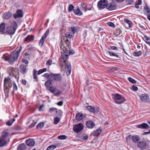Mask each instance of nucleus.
Returning <instances> with one entry per match:
<instances>
[{
    "mask_svg": "<svg viewBox=\"0 0 150 150\" xmlns=\"http://www.w3.org/2000/svg\"><path fill=\"white\" fill-rule=\"evenodd\" d=\"M69 45H61L60 46L61 53L62 54V57L64 60L67 59L69 55L73 54L74 53V51L70 50Z\"/></svg>",
    "mask_w": 150,
    "mask_h": 150,
    "instance_id": "1",
    "label": "nucleus"
},
{
    "mask_svg": "<svg viewBox=\"0 0 150 150\" xmlns=\"http://www.w3.org/2000/svg\"><path fill=\"white\" fill-rule=\"evenodd\" d=\"M19 56V50L14 51L10 55L9 57L3 56L2 58L6 61H8L11 64H13L18 59Z\"/></svg>",
    "mask_w": 150,
    "mask_h": 150,
    "instance_id": "2",
    "label": "nucleus"
},
{
    "mask_svg": "<svg viewBox=\"0 0 150 150\" xmlns=\"http://www.w3.org/2000/svg\"><path fill=\"white\" fill-rule=\"evenodd\" d=\"M4 92L6 94H7L9 93L10 88L12 86L11 78L9 77L5 78L4 80Z\"/></svg>",
    "mask_w": 150,
    "mask_h": 150,
    "instance_id": "3",
    "label": "nucleus"
},
{
    "mask_svg": "<svg viewBox=\"0 0 150 150\" xmlns=\"http://www.w3.org/2000/svg\"><path fill=\"white\" fill-rule=\"evenodd\" d=\"M112 96L115 102L118 104H121L125 101V98L118 94H113Z\"/></svg>",
    "mask_w": 150,
    "mask_h": 150,
    "instance_id": "4",
    "label": "nucleus"
},
{
    "mask_svg": "<svg viewBox=\"0 0 150 150\" xmlns=\"http://www.w3.org/2000/svg\"><path fill=\"white\" fill-rule=\"evenodd\" d=\"M13 24L14 25L13 27L9 26L6 28L7 32L9 34L11 35H13L16 29L17 28V25L16 22H13Z\"/></svg>",
    "mask_w": 150,
    "mask_h": 150,
    "instance_id": "5",
    "label": "nucleus"
},
{
    "mask_svg": "<svg viewBox=\"0 0 150 150\" xmlns=\"http://www.w3.org/2000/svg\"><path fill=\"white\" fill-rule=\"evenodd\" d=\"M49 91L54 96L57 97L59 96L62 93V91L59 90H57L56 87L51 88L50 89Z\"/></svg>",
    "mask_w": 150,
    "mask_h": 150,
    "instance_id": "6",
    "label": "nucleus"
},
{
    "mask_svg": "<svg viewBox=\"0 0 150 150\" xmlns=\"http://www.w3.org/2000/svg\"><path fill=\"white\" fill-rule=\"evenodd\" d=\"M49 29H47L45 32L44 34L42 36L39 42V45L42 46L43 44L48 35H49Z\"/></svg>",
    "mask_w": 150,
    "mask_h": 150,
    "instance_id": "7",
    "label": "nucleus"
},
{
    "mask_svg": "<svg viewBox=\"0 0 150 150\" xmlns=\"http://www.w3.org/2000/svg\"><path fill=\"white\" fill-rule=\"evenodd\" d=\"M139 97L142 101L144 102H149L150 99L148 94H142L139 96Z\"/></svg>",
    "mask_w": 150,
    "mask_h": 150,
    "instance_id": "8",
    "label": "nucleus"
},
{
    "mask_svg": "<svg viewBox=\"0 0 150 150\" xmlns=\"http://www.w3.org/2000/svg\"><path fill=\"white\" fill-rule=\"evenodd\" d=\"M108 1L107 0H101L98 3V6L101 9H103L107 7Z\"/></svg>",
    "mask_w": 150,
    "mask_h": 150,
    "instance_id": "9",
    "label": "nucleus"
},
{
    "mask_svg": "<svg viewBox=\"0 0 150 150\" xmlns=\"http://www.w3.org/2000/svg\"><path fill=\"white\" fill-rule=\"evenodd\" d=\"M83 129V125L82 123H79L74 125L73 128V130L76 132L81 131Z\"/></svg>",
    "mask_w": 150,
    "mask_h": 150,
    "instance_id": "10",
    "label": "nucleus"
},
{
    "mask_svg": "<svg viewBox=\"0 0 150 150\" xmlns=\"http://www.w3.org/2000/svg\"><path fill=\"white\" fill-rule=\"evenodd\" d=\"M86 109L90 112L94 113H97L98 111V108L91 106H88L86 107Z\"/></svg>",
    "mask_w": 150,
    "mask_h": 150,
    "instance_id": "11",
    "label": "nucleus"
},
{
    "mask_svg": "<svg viewBox=\"0 0 150 150\" xmlns=\"http://www.w3.org/2000/svg\"><path fill=\"white\" fill-rule=\"evenodd\" d=\"M52 78L54 80L56 81H60L62 79V76L60 74H52Z\"/></svg>",
    "mask_w": 150,
    "mask_h": 150,
    "instance_id": "12",
    "label": "nucleus"
},
{
    "mask_svg": "<svg viewBox=\"0 0 150 150\" xmlns=\"http://www.w3.org/2000/svg\"><path fill=\"white\" fill-rule=\"evenodd\" d=\"M107 8L108 10L111 11L116 9V6L114 4L110 3L108 4Z\"/></svg>",
    "mask_w": 150,
    "mask_h": 150,
    "instance_id": "13",
    "label": "nucleus"
},
{
    "mask_svg": "<svg viewBox=\"0 0 150 150\" xmlns=\"http://www.w3.org/2000/svg\"><path fill=\"white\" fill-rule=\"evenodd\" d=\"M25 142L26 144L29 146H33L35 144L34 140L31 139H29L26 140Z\"/></svg>",
    "mask_w": 150,
    "mask_h": 150,
    "instance_id": "14",
    "label": "nucleus"
},
{
    "mask_svg": "<svg viewBox=\"0 0 150 150\" xmlns=\"http://www.w3.org/2000/svg\"><path fill=\"white\" fill-rule=\"evenodd\" d=\"M138 147L141 149H144L146 147V144L145 142L141 141L137 143Z\"/></svg>",
    "mask_w": 150,
    "mask_h": 150,
    "instance_id": "15",
    "label": "nucleus"
},
{
    "mask_svg": "<svg viewBox=\"0 0 150 150\" xmlns=\"http://www.w3.org/2000/svg\"><path fill=\"white\" fill-rule=\"evenodd\" d=\"M12 16L11 14L9 12H5L2 16V18L4 19L7 20L10 18Z\"/></svg>",
    "mask_w": 150,
    "mask_h": 150,
    "instance_id": "16",
    "label": "nucleus"
},
{
    "mask_svg": "<svg viewBox=\"0 0 150 150\" xmlns=\"http://www.w3.org/2000/svg\"><path fill=\"white\" fill-rule=\"evenodd\" d=\"M86 125L88 128L91 129L93 128L95 125L92 121H89L86 122Z\"/></svg>",
    "mask_w": 150,
    "mask_h": 150,
    "instance_id": "17",
    "label": "nucleus"
},
{
    "mask_svg": "<svg viewBox=\"0 0 150 150\" xmlns=\"http://www.w3.org/2000/svg\"><path fill=\"white\" fill-rule=\"evenodd\" d=\"M7 144L6 139H4L0 137V147L6 146Z\"/></svg>",
    "mask_w": 150,
    "mask_h": 150,
    "instance_id": "18",
    "label": "nucleus"
},
{
    "mask_svg": "<svg viewBox=\"0 0 150 150\" xmlns=\"http://www.w3.org/2000/svg\"><path fill=\"white\" fill-rule=\"evenodd\" d=\"M83 117V114L81 113H78L76 115V119L78 121H80L82 119Z\"/></svg>",
    "mask_w": 150,
    "mask_h": 150,
    "instance_id": "19",
    "label": "nucleus"
},
{
    "mask_svg": "<svg viewBox=\"0 0 150 150\" xmlns=\"http://www.w3.org/2000/svg\"><path fill=\"white\" fill-rule=\"evenodd\" d=\"M27 66L24 65H21L20 67V68L21 72L23 74L25 73L26 72Z\"/></svg>",
    "mask_w": 150,
    "mask_h": 150,
    "instance_id": "20",
    "label": "nucleus"
},
{
    "mask_svg": "<svg viewBox=\"0 0 150 150\" xmlns=\"http://www.w3.org/2000/svg\"><path fill=\"white\" fill-rule=\"evenodd\" d=\"M34 39V36L32 35H28L27 37H26L25 38V41H26L27 42H29L30 41H31Z\"/></svg>",
    "mask_w": 150,
    "mask_h": 150,
    "instance_id": "21",
    "label": "nucleus"
},
{
    "mask_svg": "<svg viewBox=\"0 0 150 150\" xmlns=\"http://www.w3.org/2000/svg\"><path fill=\"white\" fill-rule=\"evenodd\" d=\"M148 127V125L146 123H143L137 125V127L141 129H146Z\"/></svg>",
    "mask_w": 150,
    "mask_h": 150,
    "instance_id": "22",
    "label": "nucleus"
},
{
    "mask_svg": "<svg viewBox=\"0 0 150 150\" xmlns=\"http://www.w3.org/2000/svg\"><path fill=\"white\" fill-rule=\"evenodd\" d=\"M51 84L52 82L50 81H46L45 83V86L47 88H48L49 91L50 89L51 88L54 87L53 86L51 85Z\"/></svg>",
    "mask_w": 150,
    "mask_h": 150,
    "instance_id": "23",
    "label": "nucleus"
},
{
    "mask_svg": "<svg viewBox=\"0 0 150 150\" xmlns=\"http://www.w3.org/2000/svg\"><path fill=\"white\" fill-rule=\"evenodd\" d=\"M74 11L75 14L78 16H80L82 15L83 14L82 12L81 11L79 8L74 9Z\"/></svg>",
    "mask_w": 150,
    "mask_h": 150,
    "instance_id": "24",
    "label": "nucleus"
},
{
    "mask_svg": "<svg viewBox=\"0 0 150 150\" xmlns=\"http://www.w3.org/2000/svg\"><path fill=\"white\" fill-rule=\"evenodd\" d=\"M5 28V23H2L0 24V32L2 33L4 32Z\"/></svg>",
    "mask_w": 150,
    "mask_h": 150,
    "instance_id": "25",
    "label": "nucleus"
},
{
    "mask_svg": "<svg viewBox=\"0 0 150 150\" xmlns=\"http://www.w3.org/2000/svg\"><path fill=\"white\" fill-rule=\"evenodd\" d=\"M23 12L21 10H19V23L23 22V19L22 18V17L23 16Z\"/></svg>",
    "mask_w": 150,
    "mask_h": 150,
    "instance_id": "26",
    "label": "nucleus"
},
{
    "mask_svg": "<svg viewBox=\"0 0 150 150\" xmlns=\"http://www.w3.org/2000/svg\"><path fill=\"white\" fill-rule=\"evenodd\" d=\"M132 141L134 143H137L139 140V139L138 136L135 135L132 137Z\"/></svg>",
    "mask_w": 150,
    "mask_h": 150,
    "instance_id": "27",
    "label": "nucleus"
},
{
    "mask_svg": "<svg viewBox=\"0 0 150 150\" xmlns=\"http://www.w3.org/2000/svg\"><path fill=\"white\" fill-rule=\"evenodd\" d=\"M101 132V129H98L94 131L93 132V134L95 136H98L100 134Z\"/></svg>",
    "mask_w": 150,
    "mask_h": 150,
    "instance_id": "28",
    "label": "nucleus"
},
{
    "mask_svg": "<svg viewBox=\"0 0 150 150\" xmlns=\"http://www.w3.org/2000/svg\"><path fill=\"white\" fill-rule=\"evenodd\" d=\"M26 145L24 143L19 144V150H26Z\"/></svg>",
    "mask_w": 150,
    "mask_h": 150,
    "instance_id": "29",
    "label": "nucleus"
},
{
    "mask_svg": "<svg viewBox=\"0 0 150 150\" xmlns=\"http://www.w3.org/2000/svg\"><path fill=\"white\" fill-rule=\"evenodd\" d=\"M15 119L14 118L6 122V125L9 126H11L12 123L15 121Z\"/></svg>",
    "mask_w": 150,
    "mask_h": 150,
    "instance_id": "30",
    "label": "nucleus"
},
{
    "mask_svg": "<svg viewBox=\"0 0 150 150\" xmlns=\"http://www.w3.org/2000/svg\"><path fill=\"white\" fill-rule=\"evenodd\" d=\"M142 54V51H138L134 52L133 53V54L135 56L139 57Z\"/></svg>",
    "mask_w": 150,
    "mask_h": 150,
    "instance_id": "31",
    "label": "nucleus"
},
{
    "mask_svg": "<svg viewBox=\"0 0 150 150\" xmlns=\"http://www.w3.org/2000/svg\"><path fill=\"white\" fill-rule=\"evenodd\" d=\"M144 12L147 15H150V9L147 7H144Z\"/></svg>",
    "mask_w": 150,
    "mask_h": 150,
    "instance_id": "32",
    "label": "nucleus"
},
{
    "mask_svg": "<svg viewBox=\"0 0 150 150\" xmlns=\"http://www.w3.org/2000/svg\"><path fill=\"white\" fill-rule=\"evenodd\" d=\"M52 74H49L48 73H45L44 75L43 76L44 77H46L47 79H50L52 78Z\"/></svg>",
    "mask_w": 150,
    "mask_h": 150,
    "instance_id": "33",
    "label": "nucleus"
},
{
    "mask_svg": "<svg viewBox=\"0 0 150 150\" xmlns=\"http://www.w3.org/2000/svg\"><path fill=\"white\" fill-rule=\"evenodd\" d=\"M66 61L64 60V62L65 64H66L65 65V69L66 70L71 69V65L70 63H66Z\"/></svg>",
    "mask_w": 150,
    "mask_h": 150,
    "instance_id": "34",
    "label": "nucleus"
},
{
    "mask_svg": "<svg viewBox=\"0 0 150 150\" xmlns=\"http://www.w3.org/2000/svg\"><path fill=\"white\" fill-rule=\"evenodd\" d=\"M125 21L129 25V28H131L132 27V23L131 21L127 19H125Z\"/></svg>",
    "mask_w": 150,
    "mask_h": 150,
    "instance_id": "35",
    "label": "nucleus"
},
{
    "mask_svg": "<svg viewBox=\"0 0 150 150\" xmlns=\"http://www.w3.org/2000/svg\"><path fill=\"white\" fill-rule=\"evenodd\" d=\"M79 30V28L77 27H74L71 28V31L73 34L78 32Z\"/></svg>",
    "mask_w": 150,
    "mask_h": 150,
    "instance_id": "36",
    "label": "nucleus"
},
{
    "mask_svg": "<svg viewBox=\"0 0 150 150\" xmlns=\"http://www.w3.org/2000/svg\"><path fill=\"white\" fill-rule=\"evenodd\" d=\"M33 77L34 79L35 80L37 81V71L35 69H34L33 70Z\"/></svg>",
    "mask_w": 150,
    "mask_h": 150,
    "instance_id": "37",
    "label": "nucleus"
},
{
    "mask_svg": "<svg viewBox=\"0 0 150 150\" xmlns=\"http://www.w3.org/2000/svg\"><path fill=\"white\" fill-rule=\"evenodd\" d=\"M44 124L43 122H40L37 126V129H41L44 127Z\"/></svg>",
    "mask_w": 150,
    "mask_h": 150,
    "instance_id": "38",
    "label": "nucleus"
},
{
    "mask_svg": "<svg viewBox=\"0 0 150 150\" xmlns=\"http://www.w3.org/2000/svg\"><path fill=\"white\" fill-rule=\"evenodd\" d=\"M108 52L110 56H114L117 58L118 57V55L116 53L112 52L110 51H108Z\"/></svg>",
    "mask_w": 150,
    "mask_h": 150,
    "instance_id": "39",
    "label": "nucleus"
},
{
    "mask_svg": "<svg viewBox=\"0 0 150 150\" xmlns=\"http://www.w3.org/2000/svg\"><path fill=\"white\" fill-rule=\"evenodd\" d=\"M8 135V133L7 132H5L3 133L2 135V136L0 137V138H2L3 139H6V137Z\"/></svg>",
    "mask_w": 150,
    "mask_h": 150,
    "instance_id": "40",
    "label": "nucleus"
},
{
    "mask_svg": "<svg viewBox=\"0 0 150 150\" xmlns=\"http://www.w3.org/2000/svg\"><path fill=\"white\" fill-rule=\"evenodd\" d=\"M56 148L55 145H52L48 146L47 148V150H53Z\"/></svg>",
    "mask_w": 150,
    "mask_h": 150,
    "instance_id": "41",
    "label": "nucleus"
},
{
    "mask_svg": "<svg viewBox=\"0 0 150 150\" xmlns=\"http://www.w3.org/2000/svg\"><path fill=\"white\" fill-rule=\"evenodd\" d=\"M13 16L15 19L19 18V9H17L16 12L13 14Z\"/></svg>",
    "mask_w": 150,
    "mask_h": 150,
    "instance_id": "42",
    "label": "nucleus"
},
{
    "mask_svg": "<svg viewBox=\"0 0 150 150\" xmlns=\"http://www.w3.org/2000/svg\"><path fill=\"white\" fill-rule=\"evenodd\" d=\"M60 119L58 117H56L54 119V123L56 125L59 122Z\"/></svg>",
    "mask_w": 150,
    "mask_h": 150,
    "instance_id": "43",
    "label": "nucleus"
},
{
    "mask_svg": "<svg viewBox=\"0 0 150 150\" xmlns=\"http://www.w3.org/2000/svg\"><path fill=\"white\" fill-rule=\"evenodd\" d=\"M58 138L60 140H64L67 138V137L65 135H61L58 137Z\"/></svg>",
    "mask_w": 150,
    "mask_h": 150,
    "instance_id": "44",
    "label": "nucleus"
},
{
    "mask_svg": "<svg viewBox=\"0 0 150 150\" xmlns=\"http://www.w3.org/2000/svg\"><path fill=\"white\" fill-rule=\"evenodd\" d=\"M74 8V6L72 4L69 5V8L68 11L69 12H71L72 11Z\"/></svg>",
    "mask_w": 150,
    "mask_h": 150,
    "instance_id": "45",
    "label": "nucleus"
},
{
    "mask_svg": "<svg viewBox=\"0 0 150 150\" xmlns=\"http://www.w3.org/2000/svg\"><path fill=\"white\" fill-rule=\"evenodd\" d=\"M128 79L129 81L132 83H136V81L131 78H129Z\"/></svg>",
    "mask_w": 150,
    "mask_h": 150,
    "instance_id": "46",
    "label": "nucleus"
},
{
    "mask_svg": "<svg viewBox=\"0 0 150 150\" xmlns=\"http://www.w3.org/2000/svg\"><path fill=\"white\" fill-rule=\"evenodd\" d=\"M107 24L110 27L115 28V25L114 24L111 22H109L107 23Z\"/></svg>",
    "mask_w": 150,
    "mask_h": 150,
    "instance_id": "47",
    "label": "nucleus"
},
{
    "mask_svg": "<svg viewBox=\"0 0 150 150\" xmlns=\"http://www.w3.org/2000/svg\"><path fill=\"white\" fill-rule=\"evenodd\" d=\"M144 38L145 39L144 41L145 42L146 41H150V38L148 37L145 35H144Z\"/></svg>",
    "mask_w": 150,
    "mask_h": 150,
    "instance_id": "48",
    "label": "nucleus"
},
{
    "mask_svg": "<svg viewBox=\"0 0 150 150\" xmlns=\"http://www.w3.org/2000/svg\"><path fill=\"white\" fill-rule=\"evenodd\" d=\"M66 37L67 38H71L72 37V35L69 33H66L65 35Z\"/></svg>",
    "mask_w": 150,
    "mask_h": 150,
    "instance_id": "49",
    "label": "nucleus"
},
{
    "mask_svg": "<svg viewBox=\"0 0 150 150\" xmlns=\"http://www.w3.org/2000/svg\"><path fill=\"white\" fill-rule=\"evenodd\" d=\"M132 89L134 91H137L138 90V87L135 85L133 86L132 87Z\"/></svg>",
    "mask_w": 150,
    "mask_h": 150,
    "instance_id": "50",
    "label": "nucleus"
},
{
    "mask_svg": "<svg viewBox=\"0 0 150 150\" xmlns=\"http://www.w3.org/2000/svg\"><path fill=\"white\" fill-rule=\"evenodd\" d=\"M52 63V61L51 60H49L46 62V64L48 66H50L51 65Z\"/></svg>",
    "mask_w": 150,
    "mask_h": 150,
    "instance_id": "51",
    "label": "nucleus"
},
{
    "mask_svg": "<svg viewBox=\"0 0 150 150\" xmlns=\"http://www.w3.org/2000/svg\"><path fill=\"white\" fill-rule=\"evenodd\" d=\"M13 90L16 91L18 89V87L15 84V83H14L13 84Z\"/></svg>",
    "mask_w": 150,
    "mask_h": 150,
    "instance_id": "52",
    "label": "nucleus"
},
{
    "mask_svg": "<svg viewBox=\"0 0 150 150\" xmlns=\"http://www.w3.org/2000/svg\"><path fill=\"white\" fill-rule=\"evenodd\" d=\"M22 62L26 64H27L28 63V61L25 59H23L22 60Z\"/></svg>",
    "mask_w": 150,
    "mask_h": 150,
    "instance_id": "53",
    "label": "nucleus"
},
{
    "mask_svg": "<svg viewBox=\"0 0 150 150\" xmlns=\"http://www.w3.org/2000/svg\"><path fill=\"white\" fill-rule=\"evenodd\" d=\"M131 138V135H129L126 138V139L127 142H129Z\"/></svg>",
    "mask_w": 150,
    "mask_h": 150,
    "instance_id": "54",
    "label": "nucleus"
},
{
    "mask_svg": "<svg viewBox=\"0 0 150 150\" xmlns=\"http://www.w3.org/2000/svg\"><path fill=\"white\" fill-rule=\"evenodd\" d=\"M71 71V69L66 70V72L67 75H69L70 74Z\"/></svg>",
    "mask_w": 150,
    "mask_h": 150,
    "instance_id": "55",
    "label": "nucleus"
},
{
    "mask_svg": "<svg viewBox=\"0 0 150 150\" xmlns=\"http://www.w3.org/2000/svg\"><path fill=\"white\" fill-rule=\"evenodd\" d=\"M37 123L36 122H34L33 124H32L29 127L30 128H32L33 127H34Z\"/></svg>",
    "mask_w": 150,
    "mask_h": 150,
    "instance_id": "56",
    "label": "nucleus"
},
{
    "mask_svg": "<svg viewBox=\"0 0 150 150\" xmlns=\"http://www.w3.org/2000/svg\"><path fill=\"white\" fill-rule=\"evenodd\" d=\"M111 49L112 50H117V47L115 46H111L110 47Z\"/></svg>",
    "mask_w": 150,
    "mask_h": 150,
    "instance_id": "57",
    "label": "nucleus"
},
{
    "mask_svg": "<svg viewBox=\"0 0 150 150\" xmlns=\"http://www.w3.org/2000/svg\"><path fill=\"white\" fill-rule=\"evenodd\" d=\"M63 104V102L62 101L58 102L57 104L59 106H62V105Z\"/></svg>",
    "mask_w": 150,
    "mask_h": 150,
    "instance_id": "58",
    "label": "nucleus"
},
{
    "mask_svg": "<svg viewBox=\"0 0 150 150\" xmlns=\"http://www.w3.org/2000/svg\"><path fill=\"white\" fill-rule=\"evenodd\" d=\"M56 109L55 108H52L50 109L49 111L50 112H52L54 111Z\"/></svg>",
    "mask_w": 150,
    "mask_h": 150,
    "instance_id": "59",
    "label": "nucleus"
},
{
    "mask_svg": "<svg viewBox=\"0 0 150 150\" xmlns=\"http://www.w3.org/2000/svg\"><path fill=\"white\" fill-rule=\"evenodd\" d=\"M44 106V105H41L39 107V109H38V110L39 111H41L42 110V108H43V107Z\"/></svg>",
    "mask_w": 150,
    "mask_h": 150,
    "instance_id": "60",
    "label": "nucleus"
},
{
    "mask_svg": "<svg viewBox=\"0 0 150 150\" xmlns=\"http://www.w3.org/2000/svg\"><path fill=\"white\" fill-rule=\"evenodd\" d=\"M81 5L83 8H86V5L84 3H82Z\"/></svg>",
    "mask_w": 150,
    "mask_h": 150,
    "instance_id": "61",
    "label": "nucleus"
},
{
    "mask_svg": "<svg viewBox=\"0 0 150 150\" xmlns=\"http://www.w3.org/2000/svg\"><path fill=\"white\" fill-rule=\"evenodd\" d=\"M22 83L24 85H25L26 84V81L25 80H22Z\"/></svg>",
    "mask_w": 150,
    "mask_h": 150,
    "instance_id": "62",
    "label": "nucleus"
},
{
    "mask_svg": "<svg viewBox=\"0 0 150 150\" xmlns=\"http://www.w3.org/2000/svg\"><path fill=\"white\" fill-rule=\"evenodd\" d=\"M43 73V71H42L41 69L39 70L38 72V75H40Z\"/></svg>",
    "mask_w": 150,
    "mask_h": 150,
    "instance_id": "63",
    "label": "nucleus"
},
{
    "mask_svg": "<svg viewBox=\"0 0 150 150\" xmlns=\"http://www.w3.org/2000/svg\"><path fill=\"white\" fill-rule=\"evenodd\" d=\"M88 138V135H86L83 137V139L84 140H86Z\"/></svg>",
    "mask_w": 150,
    "mask_h": 150,
    "instance_id": "64",
    "label": "nucleus"
}]
</instances>
